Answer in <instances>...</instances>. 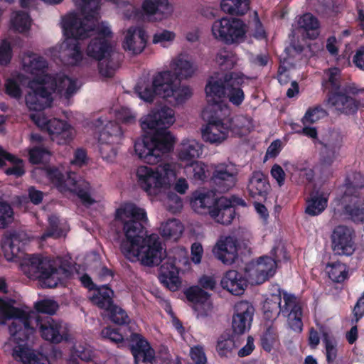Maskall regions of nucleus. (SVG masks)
Instances as JSON below:
<instances>
[{"label":"nucleus","instance_id":"nucleus-1","mask_svg":"<svg viewBox=\"0 0 364 364\" xmlns=\"http://www.w3.org/2000/svg\"><path fill=\"white\" fill-rule=\"evenodd\" d=\"M116 220L123 223L125 238L122 241L120 250L130 261L139 259L147 267L159 265L166 256L160 238L157 234L146 235L143 223L147 221L144 209L134 203H127L116 210Z\"/></svg>","mask_w":364,"mask_h":364},{"label":"nucleus","instance_id":"nucleus-2","mask_svg":"<svg viewBox=\"0 0 364 364\" xmlns=\"http://www.w3.org/2000/svg\"><path fill=\"white\" fill-rule=\"evenodd\" d=\"M175 122L174 111L167 106L154 108L141 121L144 131L151 132L134 143L136 154L144 163L156 164L162 157L173 150L176 139L168 128Z\"/></svg>","mask_w":364,"mask_h":364},{"label":"nucleus","instance_id":"nucleus-3","mask_svg":"<svg viewBox=\"0 0 364 364\" xmlns=\"http://www.w3.org/2000/svg\"><path fill=\"white\" fill-rule=\"evenodd\" d=\"M328 79L322 81V89L326 92V102L341 114L354 115L358 109L364 107V100L358 96L364 92L354 85L341 87L339 79L340 70L332 68L328 70Z\"/></svg>","mask_w":364,"mask_h":364},{"label":"nucleus","instance_id":"nucleus-4","mask_svg":"<svg viewBox=\"0 0 364 364\" xmlns=\"http://www.w3.org/2000/svg\"><path fill=\"white\" fill-rule=\"evenodd\" d=\"M48 68L46 60L36 54L29 55L28 62L23 63V69L26 73L36 75L30 82L31 91L26 95V104L29 109L42 111L51 107L53 103L52 91L48 90L45 85L50 78L45 75Z\"/></svg>","mask_w":364,"mask_h":364},{"label":"nucleus","instance_id":"nucleus-5","mask_svg":"<svg viewBox=\"0 0 364 364\" xmlns=\"http://www.w3.org/2000/svg\"><path fill=\"white\" fill-rule=\"evenodd\" d=\"M169 75L164 82L163 98L170 103H183L192 95L188 86H181V81L191 77L194 73L193 63L185 55L179 54L170 63Z\"/></svg>","mask_w":364,"mask_h":364},{"label":"nucleus","instance_id":"nucleus-6","mask_svg":"<svg viewBox=\"0 0 364 364\" xmlns=\"http://www.w3.org/2000/svg\"><path fill=\"white\" fill-rule=\"evenodd\" d=\"M22 270L30 279H38L44 287L55 288L60 282V274L62 273L65 278H70L73 272L66 267H55L53 262L48 257L41 255H29L22 264Z\"/></svg>","mask_w":364,"mask_h":364},{"label":"nucleus","instance_id":"nucleus-7","mask_svg":"<svg viewBox=\"0 0 364 364\" xmlns=\"http://www.w3.org/2000/svg\"><path fill=\"white\" fill-rule=\"evenodd\" d=\"M227 108H221V105H207L202 112V116L207 124L201 129L202 138L210 144H220L225 140L229 132L232 131V119L225 117Z\"/></svg>","mask_w":364,"mask_h":364},{"label":"nucleus","instance_id":"nucleus-8","mask_svg":"<svg viewBox=\"0 0 364 364\" xmlns=\"http://www.w3.org/2000/svg\"><path fill=\"white\" fill-rule=\"evenodd\" d=\"M344 209L354 221L364 220V176L358 171L347 173L342 186Z\"/></svg>","mask_w":364,"mask_h":364},{"label":"nucleus","instance_id":"nucleus-9","mask_svg":"<svg viewBox=\"0 0 364 364\" xmlns=\"http://www.w3.org/2000/svg\"><path fill=\"white\" fill-rule=\"evenodd\" d=\"M46 178L60 191H68L75 193L85 205H92L95 200L90 193V183L78 177L75 172L67 173L55 166L46 168Z\"/></svg>","mask_w":364,"mask_h":364},{"label":"nucleus","instance_id":"nucleus-10","mask_svg":"<svg viewBox=\"0 0 364 364\" xmlns=\"http://www.w3.org/2000/svg\"><path fill=\"white\" fill-rule=\"evenodd\" d=\"M62 28L66 38L67 48L70 51L69 57L75 65H79L83 59V54L78 41L89 38L93 27L86 28L84 21L76 14L72 13L63 18Z\"/></svg>","mask_w":364,"mask_h":364},{"label":"nucleus","instance_id":"nucleus-11","mask_svg":"<svg viewBox=\"0 0 364 364\" xmlns=\"http://www.w3.org/2000/svg\"><path fill=\"white\" fill-rule=\"evenodd\" d=\"M176 176L172 164L162 163L155 168L141 166L136 170L139 186L149 195H156L159 189L169 184L171 177Z\"/></svg>","mask_w":364,"mask_h":364},{"label":"nucleus","instance_id":"nucleus-12","mask_svg":"<svg viewBox=\"0 0 364 364\" xmlns=\"http://www.w3.org/2000/svg\"><path fill=\"white\" fill-rule=\"evenodd\" d=\"M211 31L215 39L227 45L237 44L245 39L247 25L240 18L223 17L214 21Z\"/></svg>","mask_w":364,"mask_h":364},{"label":"nucleus","instance_id":"nucleus-13","mask_svg":"<svg viewBox=\"0 0 364 364\" xmlns=\"http://www.w3.org/2000/svg\"><path fill=\"white\" fill-rule=\"evenodd\" d=\"M112 51V47L108 39L105 38H94L87 45L86 53L90 58L98 60L99 73L105 77H112L117 65L112 60H105Z\"/></svg>","mask_w":364,"mask_h":364},{"label":"nucleus","instance_id":"nucleus-14","mask_svg":"<svg viewBox=\"0 0 364 364\" xmlns=\"http://www.w3.org/2000/svg\"><path fill=\"white\" fill-rule=\"evenodd\" d=\"M31 118L38 127L46 130L51 139L58 144H68L73 140L74 130L67 122L56 118L48 119L39 113L31 114Z\"/></svg>","mask_w":364,"mask_h":364},{"label":"nucleus","instance_id":"nucleus-15","mask_svg":"<svg viewBox=\"0 0 364 364\" xmlns=\"http://www.w3.org/2000/svg\"><path fill=\"white\" fill-rule=\"evenodd\" d=\"M76 7L80 11L84 19H81L86 25V28L93 27V30L90 32H95L97 34L96 38H110L112 36L111 29L103 23L96 26L95 22L97 21L99 10L100 9V0H73Z\"/></svg>","mask_w":364,"mask_h":364},{"label":"nucleus","instance_id":"nucleus-16","mask_svg":"<svg viewBox=\"0 0 364 364\" xmlns=\"http://www.w3.org/2000/svg\"><path fill=\"white\" fill-rule=\"evenodd\" d=\"M169 75V71L156 73L150 79L149 77H140L134 90L138 97L146 102H152L156 96L163 98L164 82Z\"/></svg>","mask_w":364,"mask_h":364},{"label":"nucleus","instance_id":"nucleus-17","mask_svg":"<svg viewBox=\"0 0 364 364\" xmlns=\"http://www.w3.org/2000/svg\"><path fill=\"white\" fill-rule=\"evenodd\" d=\"M354 230L344 225L334 228L331 235V249L336 255L351 256L356 250Z\"/></svg>","mask_w":364,"mask_h":364},{"label":"nucleus","instance_id":"nucleus-18","mask_svg":"<svg viewBox=\"0 0 364 364\" xmlns=\"http://www.w3.org/2000/svg\"><path fill=\"white\" fill-rule=\"evenodd\" d=\"M36 323L41 337L46 341L58 344L70 339L67 324L60 321L55 320L50 316H46L43 319L38 316L36 319Z\"/></svg>","mask_w":364,"mask_h":364},{"label":"nucleus","instance_id":"nucleus-19","mask_svg":"<svg viewBox=\"0 0 364 364\" xmlns=\"http://www.w3.org/2000/svg\"><path fill=\"white\" fill-rule=\"evenodd\" d=\"M279 248L273 247L271 253L273 256H262L256 262H252L250 267V275L252 277L257 284H261L272 277L276 272L277 262H280L277 252Z\"/></svg>","mask_w":364,"mask_h":364},{"label":"nucleus","instance_id":"nucleus-20","mask_svg":"<svg viewBox=\"0 0 364 364\" xmlns=\"http://www.w3.org/2000/svg\"><path fill=\"white\" fill-rule=\"evenodd\" d=\"M237 171L232 164H220L215 166L210 178L215 191L225 193L234 187L237 182Z\"/></svg>","mask_w":364,"mask_h":364},{"label":"nucleus","instance_id":"nucleus-21","mask_svg":"<svg viewBox=\"0 0 364 364\" xmlns=\"http://www.w3.org/2000/svg\"><path fill=\"white\" fill-rule=\"evenodd\" d=\"M284 304L281 306V313L287 318L289 327L296 332H301L303 328L302 308L295 295L282 291Z\"/></svg>","mask_w":364,"mask_h":364},{"label":"nucleus","instance_id":"nucleus-22","mask_svg":"<svg viewBox=\"0 0 364 364\" xmlns=\"http://www.w3.org/2000/svg\"><path fill=\"white\" fill-rule=\"evenodd\" d=\"M128 341L136 364L152 363L155 360V350L141 334L132 333Z\"/></svg>","mask_w":364,"mask_h":364},{"label":"nucleus","instance_id":"nucleus-23","mask_svg":"<svg viewBox=\"0 0 364 364\" xmlns=\"http://www.w3.org/2000/svg\"><path fill=\"white\" fill-rule=\"evenodd\" d=\"M230 73L223 75H217L210 76L205 85V91L208 98V105L218 103L221 105V108H226L223 102L225 98L228 82Z\"/></svg>","mask_w":364,"mask_h":364},{"label":"nucleus","instance_id":"nucleus-24","mask_svg":"<svg viewBox=\"0 0 364 364\" xmlns=\"http://www.w3.org/2000/svg\"><path fill=\"white\" fill-rule=\"evenodd\" d=\"M28 241V237L24 232L9 230L3 235L1 246L5 255L11 253L12 257H18Z\"/></svg>","mask_w":364,"mask_h":364},{"label":"nucleus","instance_id":"nucleus-25","mask_svg":"<svg viewBox=\"0 0 364 364\" xmlns=\"http://www.w3.org/2000/svg\"><path fill=\"white\" fill-rule=\"evenodd\" d=\"M254 314V308L247 301H241L235 305L232 316V328L235 335L243 334L250 328Z\"/></svg>","mask_w":364,"mask_h":364},{"label":"nucleus","instance_id":"nucleus-26","mask_svg":"<svg viewBox=\"0 0 364 364\" xmlns=\"http://www.w3.org/2000/svg\"><path fill=\"white\" fill-rule=\"evenodd\" d=\"M237 251V241L231 236L220 238L213 248L215 258L227 265L235 262L238 257Z\"/></svg>","mask_w":364,"mask_h":364},{"label":"nucleus","instance_id":"nucleus-27","mask_svg":"<svg viewBox=\"0 0 364 364\" xmlns=\"http://www.w3.org/2000/svg\"><path fill=\"white\" fill-rule=\"evenodd\" d=\"M225 98L228 99L229 102L235 106H240L245 100V92L242 88L244 84V75L242 74L230 72Z\"/></svg>","mask_w":364,"mask_h":364},{"label":"nucleus","instance_id":"nucleus-28","mask_svg":"<svg viewBox=\"0 0 364 364\" xmlns=\"http://www.w3.org/2000/svg\"><path fill=\"white\" fill-rule=\"evenodd\" d=\"M218 200L213 191L197 190L192 193L191 205L197 213L210 214V210L216 206Z\"/></svg>","mask_w":364,"mask_h":364},{"label":"nucleus","instance_id":"nucleus-29","mask_svg":"<svg viewBox=\"0 0 364 364\" xmlns=\"http://www.w3.org/2000/svg\"><path fill=\"white\" fill-rule=\"evenodd\" d=\"M146 31L142 28L132 26L127 31L123 41V48L132 51L134 54L140 53L146 46Z\"/></svg>","mask_w":364,"mask_h":364},{"label":"nucleus","instance_id":"nucleus-30","mask_svg":"<svg viewBox=\"0 0 364 364\" xmlns=\"http://www.w3.org/2000/svg\"><path fill=\"white\" fill-rule=\"evenodd\" d=\"M235 214V208L231 205V201L225 197L219 198L216 206L210 210L211 218L222 225L230 224Z\"/></svg>","mask_w":364,"mask_h":364},{"label":"nucleus","instance_id":"nucleus-31","mask_svg":"<svg viewBox=\"0 0 364 364\" xmlns=\"http://www.w3.org/2000/svg\"><path fill=\"white\" fill-rule=\"evenodd\" d=\"M221 287L233 295H242L247 287V280L237 270H229L223 275Z\"/></svg>","mask_w":364,"mask_h":364},{"label":"nucleus","instance_id":"nucleus-32","mask_svg":"<svg viewBox=\"0 0 364 364\" xmlns=\"http://www.w3.org/2000/svg\"><path fill=\"white\" fill-rule=\"evenodd\" d=\"M269 188L268 178L262 172L252 173L247 185L250 197L257 200H266Z\"/></svg>","mask_w":364,"mask_h":364},{"label":"nucleus","instance_id":"nucleus-33","mask_svg":"<svg viewBox=\"0 0 364 364\" xmlns=\"http://www.w3.org/2000/svg\"><path fill=\"white\" fill-rule=\"evenodd\" d=\"M275 291L267 297L262 306L264 318L274 321L281 313L282 290L278 285L274 286Z\"/></svg>","mask_w":364,"mask_h":364},{"label":"nucleus","instance_id":"nucleus-34","mask_svg":"<svg viewBox=\"0 0 364 364\" xmlns=\"http://www.w3.org/2000/svg\"><path fill=\"white\" fill-rule=\"evenodd\" d=\"M159 279L164 287L172 291L178 290L181 286V280L174 263L163 264L161 266Z\"/></svg>","mask_w":364,"mask_h":364},{"label":"nucleus","instance_id":"nucleus-35","mask_svg":"<svg viewBox=\"0 0 364 364\" xmlns=\"http://www.w3.org/2000/svg\"><path fill=\"white\" fill-rule=\"evenodd\" d=\"M123 132L118 123L109 121L99 133L98 141L100 144L110 145L119 143Z\"/></svg>","mask_w":364,"mask_h":364},{"label":"nucleus","instance_id":"nucleus-36","mask_svg":"<svg viewBox=\"0 0 364 364\" xmlns=\"http://www.w3.org/2000/svg\"><path fill=\"white\" fill-rule=\"evenodd\" d=\"M114 291L108 284L100 286L95 289L90 299L92 304L100 309L107 311L114 303Z\"/></svg>","mask_w":364,"mask_h":364},{"label":"nucleus","instance_id":"nucleus-37","mask_svg":"<svg viewBox=\"0 0 364 364\" xmlns=\"http://www.w3.org/2000/svg\"><path fill=\"white\" fill-rule=\"evenodd\" d=\"M298 26L303 31L306 38L314 40L319 35L320 23L318 19L311 13H305L297 21Z\"/></svg>","mask_w":364,"mask_h":364},{"label":"nucleus","instance_id":"nucleus-38","mask_svg":"<svg viewBox=\"0 0 364 364\" xmlns=\"http://www.w3.org/2000/svg\"><path fill=\"white\" fill-rule=\"evenodd\" d=\"M328 206V198L323 194H312L306 200L305 213L309 216L321 214Z\"/></svg>","mask_w":364,"mask_h":364},{"label":"nucleus","instance_id":"nucleus-39","mask_svg":"<svg viewBox=\"0 0 364 364\" xmlns=\"http://www.w3.org/2000/svg\"><path fill=\"white\" fill-rule=\"evenodd\" d=\"M202 145L195 139H185L181 143L178 158L182 161H191L202 154Z\"/></svg>","mask_w":364,"mask_h":364},{"label":"nucleus","instance_id":"nucleus-40","mask_svg":"<svg viewBox=\"0 0 364 364\" xmlns=\"http://www.w3.org/2000/svg\"><path fill=\"white\" fill-rule=\"evenodd\" d=\"M324 150L322 151L323 154H326L323 161L328 164H331L336 157V154L340 150L342 146V139L339 134H331L326 142L320 141Z\"/></svg>","mask_w":364,"mask_h":364},{"label":"nucleus","instance_id":"nucleus-41","mask_svg":"<svg viewBox=\"0 0 364 364\" xmlns=\"http://www.w3.org/2000/svg\"><path fill=\"white\" fill-rule=\"evenodd\" d=\"M220 8L225 13L242 16L250 9V0H222Z\"/></svg>","mask_w":364,"mask_h":364},{"label":"nucleus","instance_id":"nucleus-42","mask_svg":"<svg viewBox=\"0 0 364 364\" xmlns=\"http://www.w3.org/2000/svg\"><path fill=\"white\" fill-rule=\"evenodd\" d=\"M184 173L188 178L194 181H205L208 178L206 165L198 161L188 164L184 167Z\"/></svg>","mask_w":364,"mask_h":364},{"label":"nucleus","instance_id":"nucleus-43","mask_svg":"<svg viewBox=\"0 0 364 364\" xmlns=\"http://www.w3.org/2000/svg\"><path fill=\"white\" fill-rule=\"evenodd\" d=\"M328 277L336 283H342L348 277V267L339 261L328 262L326 267Z\"/></svg>","mask_w":364,"mask_h":364},{"label":"nucleus","instance_id":"nucleus-44","mask_svg":"<svg viewBox=\"0 0 364 364\" xmlns=\"http://www.w3.org/2000/svg\"><path fill=\"white\" fill-rule=\"evenodd\" d=\"M183 232L182 223L177 219H170L162 223L160 232L163 237L176 240L181 237Z\"/></svg>","mask_w":364,"mask_h":364},{"label":"nucleus","instance_id":"nucleus-45","mask_svg":"<svg viewBox=\"0 0 364 364\" xmlns=\"http://www.w3.org/2000/svg\"><path fill=\"white\" fill-rule=\"evenodd\" d=\"M187 300L194 306L205 304L210 299V294L199 286H191L184 291Z\"/></svg>","mask_w":364,"mask_h":364},{"label":"nucleus","instance_id":"nucleus-46","mask_svg":"<svg viewBox=\"0 0 364 364\" xmlns=\"http://www.w3.org/2000/svg\"><path fill=\"white\" fill-rule=\"evenodd\" d=\"M235 348L234 335L222 334L218 338L216 350L221 358H228Z\"/></svg>","mask_w":364,"mask_h":364},{"label":"nucleus","instance_id":"nucleus-47","mask_svg":"<svg viewBox=\"0 0 364 364\" xmlns=\"http://www.w3.org/2000/svg\"><path fill=\"white\" fill-rule=\"evenodd\" d=\"M66 84H68V87L65 91V97L66 98H70L73 95V94L75 93L77 87L75 80H73L68 75H63L58 78L53 79V83L52 84L51 90L52 91H55L58 89L59 91H61L63 89H64V87Z\"/></svg>","mask_w":364,"mask_h":364},{"label":"nucleus","instance_id":"nucleus-48","mask_svg":"<svg viewBox=\"0 0 364 364\" xmlns=\"http://www.w3.org/2000/svg\"><path fill=\"white\" fill-rule=\"evenodd\" d=\"M142 9L149 15L164 14L168 11L169 4L168 0H144Z\"/></svg>","mask_w":364,"mask_h":364},{"label":"nucleus","instance_id":"nucleus-49","mask_svg":"<svg viewBox=\"0 0 364 364\" xmlns=\"http://www.w3.org/2000/svg\"><path fill=\"white\" fill-rule=\"evenodd\" d=\"M106 311L108 313L110 321L117 325H128L130 323V318L127 311L115 304Z\"/></svg>","mask_w":364,"mask_h":364},{"label":"nucleus","instance_id":"nucleus-50","mask_svg":"<svg viewBox=\"0 0 364 364\" xmlns=\"http://www.w3.org/2000/svg\"><path fill=\"white\" fill-rule=\"evenodd\" d=\"M31 21V17L28 13L19 11L11 20V27L19 33H23L30 29Z\"/></svg>","mask_w":364,"mask_h":364},{"label":"nucleus","instance_id":"nucleus-51","mask_svg":"<svg viewBox=\"0 0 364 364\" xmlns=\"http://www.w3.org/2000/svg\"><path fill=\"white\" fill-rule=\"evenodd\" d=\"M63 231L60 227V220L55 215L48 217V226L41 236L42 240L48 237L60 238L62 237Z\"/></svg>","mask_w":364,"mask_h":364},{"label":"nucleus","instance_id":"nucleus-52","mask_svg":"<svg viewBox=\"0 0 364 364\" xmlns=\"http://www.w3.org/2000/svg\"><path fill=\"white\" fill-rule=\"evenodd\" d=\"M323 343L326 350V362L328 364H332L337 357L336 341L327 332H324L323 333Z\"/></svg>","mask_w":364,"mask_h":364},{"label":"nucleus","instance_id":"nucleus-53","mask_svg":"<svg viewBox=\"0 0 364 364\" xmlns=\"http://www.w3.org/2000/svg\"><path fill=\"white\" fill-rule=\"evenodd\" d=\"M14 212L11 205L0 200V228H6L14 222Z\"/></svg>","mask_w":364,"mask_h":364},{"label":"nucleus","instance_id":"nucleus-54","mask_svg":"<svg viewBox=\"0 0 364 364\" xmlns=\"http://www.w3.org/2000/svg\"><path fill=\"white\" fill-rule=\"evenodd\" d=\"M328 115V113L327 111L323 109L321 106H316L313 108H309L304 118L303 121L304 123H314L317 121H318L321 119H323Z\"/></svg>","mask_w":364,"mask_h":364},{"label":"nucleus","instance_id":"nucleus-55","mask_svg":"<svg viewBox=\"0 0 364 364\" xmlns=\"http://www.w3.org/2000/svg\"><path fill=\"white\" fill-rule=\"evenodd\" d=\"M216 61L220 66L232 68L235 64V55L226 48H221L216 55Z\"/></svg>","mask_w":364,"mask_h":364},{"label":"nucleus","instance_id":"nucleus-56","mask_svg":"<svg viewBox=\"0 0 364 364\" xmlns=\"http://www.w3.org/2000/svg\"><path fill=\"white\" fill-rule=\"evenodd\" d=\"M58 307V303L50 299H43L35 304V309L37 312L49 315L54 314Z\"/></svg>","mask_w":364,"mask_h":364},{"label":"nucleus","instance_id":"nucleus-57","mask_svg":"<svg viewBox=\"0 0 364 364\" xmlns=\"http://www.w3.org/2000/svg\"><path fill=\"white\" fill-rule=\"evenodd\" d=\"M101 336L109 340L111 342L114 343L119 346L124 343V337L117 328H114L111 326L104 328L101 331Z\"/></svg>","mask_w":364,"mask_h":364},{"label":"nucleus","instance_id":"nucleus-58","mask_svg":"<svg viewBox=\"0 0 364 364\" xmlns=\"http://www.w3.org/2000/svg\"><path fill=\"white\" fill-rule=\"evenodd\" d=\"M12 58V48L6 40L0 44V65H7Z\"/></svg>","mask_w":364,"mask_h":364},{"label":"nucleus","instance_id":"nucleus-59","mask_svg":"<svg viewBox=\"0 0 364 364\" xmlns=\"http://www.w3.org/2000/svg\"><path fill=\"white\" fill-rule=\"evenodd\" d=\"M5 92L12 98L20 99L22 91L17 82L11 78L8 79L5 83Z\"/></svg>","mask_w":364,"mask_h":364},{"label":"nucleus","instance_id":"nucleus-60","mask_svg":"<svg viewBox=\"0 0 364 364\" xmlns=\"http://www.w3.org/2000/svg\"><path fill=\"white\" fill-rule=\"evenodd\" d=\"M176 38L174 32L168 30H163L161 32L156 33L152 39V42L154 44L160 43L163 46H165L166 42H172Z\"/></svg>","mask_w":364,"mask_h":364},{"label":"nucleus","instance_id":"nucleus-61","mask_svg":"<svg viewBox=\"0 0 364 364\" xmlns=\"http://www.w3.org/2000/svg\"><path fill=\"white\" fill-rule=\"evenodd\" d=\"M115 117L117 120L123 124H133L136 121L135 116L131 110L126 107H121L116 112Z\"/></svg>","mask_w":364,"mask_h":364},{"label":"nucleus","instance_id":"nucleus-62","mask_svg":"<svg viewBox=\"0 0 364 364\" xmlns=\"http://www.w3.org/2000/svg\"><path fill=\"white\" fill-rule=\"evenodd\" d=\"M46 154H48L46 149L39 146L33 147L28 151L29 161L33 164H39Z\"/></svg>","mask_w":364,"mask_h":364},{"label":"nucleus","instance_id":"nucleus-63","mask_svg":"<svg viewBox=\"0 0 364 364\" xmlns=\"http://www.w3.org/2000/svg\"><path fill=\"white\" fill-rule=\"evenodd\" d=\"M191 358L196 364H206L207 358L201 346H198L191 348Z\"/></svg>","mask_w":364,"mask_h":364},{"label":"nucleus","instance_id":"nucleus-64","mask_svg":"<svg viewBox=\"0 0 364 364\" xmlns=\"http://www.w3.org/2000/svg\"><path fill=\"white\" fill-rule=\"evenodd\" d=\"M169 210L173 212L179 211L183 207V203L181 198L173 192H169L167 194Z\"/></svg>","mask_w":364,"mask_h":364}]
</instances>
